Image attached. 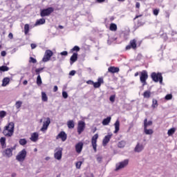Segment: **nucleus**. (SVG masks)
Wrapping results in <instances>:
<instances>
[{
	"label": "nucleus",
	"instance_id": "nucleus-7",
	"mask_svg": "<svg viewBox=\"0 0 177 177\" xmlns=\"http://www.w3.org/2000/svg\"><path fill=\"white\" fill-rule=\"evenodd\" d=\"M53 56V51L50 50H46L44 54V56L42 59V62L46 63L50 60V57Z\"/></svg>",
	"mask_w": 177,
	"mask_h": 177
},
{
	"label": "nucleus",
	"instance_id": "nucleus-36",
	"mask_svg": "<svg viewBox=\"0 0 177 177\" xmlns=\"http://www.w3.org/2000/svg\"><path fill=\"white\" fill-rule=\"evenodd\" d=\"M125 145H127V142H125V141H124V140H122V141L118 142V147L120 149H122V148L125 147Z\"/></svg>",
	"mask_w": 177,
	"mask_h": 177
},
{
	"label": "nucleus",
	"instance_id": "nucleus-18",
	"mask_svg": "<svg viewBox=\"0 0 177 177\" xmlns=\"http://www.w3.org/2000/svg\"><path fill=\"white\" fill-rule=\"evenodd\" d=\"M78 60V53H74L70 58V64H74Z\"/></svg>",
	"mask_w": 177,
	"mask_h": 177
},
{
	"label": "nucleus",
	"instance_id": "nucleus-49",
	"mask_svg": "<svg viewBox=\"0 0 177 177\" xmlns=\"http://www.w3.org/2000/svg\"><path fill=\"white\" fill-rule=\"evenodd\" d=\"M109 100L110 102H114L115 101V95H111Z\"/></svg>",
	"mask_w": 177,
	"mask_h": 177
},
{
	"label": "nucleus",
	"instance_id": "nucleus-3",
	"mask_svg": "<svg viewBox=\"0 0 177 177\" xmlns=\"http://www.w3.org/2000/svg\"><path fill=\"white\" fill-rule=\"evenodd\" d=\"M148 78L149 74L147 73V71H142V72H140V81L141 84H142V86L147 85Z\"/></svg>",
	"mask_w": 177,
	"mask_h": 177
},
{
	"label": "nucleus",
	"instance_id": "nucleus-13",
	"mask_svg": "<svg viewBox=\"0 0 177 177\" xmlns=\"http://www.w3.org/2000/svg\"><path fill=\"white\" fill-rule=\"evenodd\" d=\"M75 149L77 154H81V152L82 151V149H84V142H79L77 144L75 145Z\"/></svg>",
	"mask_w": 177,
	"mask_h": 177
},
{
	"label": "nucleus",
	"instance_id": "nucleus-10",
	"mask_svg": "<svg viewBox=\"0 0 177 177\" xmlns=\"http://www.w3.org/2000/svg\"><path fill=\"white\" fill-rule=\"evenodd\" d=\"M97 139H99V134H95L91 138V144L94 151H97Z\"/></svg>",
	"mask_w": 177,
	"mask_h": 177
},
{
	"label": "nucleus",
	"instance_id": "nucleus-9",
	"mask_svg": "<svg viewBox=\"0 0 177 177\" xmlns=\"http://www.w3.org/2000/svg\"><path fill=\"white\" fill-rule=\"evenodd\" d=\"M62 156H63V148H56L54 153L55 158L58 160H62Z\"/></svg>",
	"mask_w": 177,
	"mask_h": 177
},
{
	"label": "nucleus",
	"instance_id": "nucleus-4",
	"mask_svg": "<svg viewBox=\"0 0 177 177\" xmlns=\"http://www.w3.org/2000/svg\"><path fill=\"white\" fill-rule=\"evenodd\" d=\"M26 157H27V151L26 149H24L17 155L16 160L19 162H23L26 160Z\"/></svg>",
	"mask_w": 177,
	"mask_h": 177
},
{
	"label": "nucleus",
	"instance_id": "nucleus-5",
	"mask_svg": "<svg viewBox=\"0 0 177 177\" xmlns=\"http://www.w3.org/2000/svg\"><path fill=\"white\" fill-rule=\"evenodd\" d=\"M55 12V8L48 7V8L43 9L40 11L41 17H45L46 16H50L52 13Z\"/></svg>",
	"mask_w": 177,
	"mask_h": 177
},
{
	"label": "nucleus",
	"instance_id": "nucleus-47",
	"mask_svg": "<svg viewBox=\"0 0 177 177\" xmlns=\"http://www.w3.org/2000/svg\"><path fill=\"white\" fill-rule=\"evenodd\" d=\"M165 99L166 100H171V99H172V94H167V95L165 96Z\"/></svg>",
	"mask_w": 177,
	"mask_h": 177
},
{
	"label": "nucleus",
	"instance_id": "nucleus-43",
	"mask_svg": "<svg viewBox=\"0 0 177 177\" xmlns=\"http://www.w3.org/2000/svg\"><path fill=\"white\" fill-rule=\"evenodd\" d=\"M81 165H82V162L78 161L75 163V167L77 169H81Z\"/></svg>",
	"mask_w": 177,
	"mask_h": 177
},
{
	"label": "nucleus",
	"instance_id": "nucleus-62",
	"mask_svg": "<svg viewBox=\"0 0 177 177\" xmlns=\"http://www.w3.org/2000/svg\"><path fill=\"white\" fill-rule=\"evenodd\" d=\"M104 1L106 0H97V2H98V3H102V2H104Z\"/></svg>",
	"mask_w": 177,
	"mask_h": 177
},
{
	"label": "nucleus",
	"instance_id": "nucleus-40",
	"mask_svg": "<svg viewBox=\"0 0 177 177\" xmlns=\"http://www.w3.org/2000/svg\"><path fill=\"white\" fill-rule=\"evenodd\" d=\"M21 104H23V102L21 101H17L15 103V107L17 110L21 107Z\"/></svg>",
	"mask_w": 177,
	"mask_h": 177
},
{
	"label": "nucleus",
	"instance_id": "nucleus-39",
	"mask_svg": "<svg viewBox=\"0 0 177 177\" xmlns=\"http://www.w3.org/2000/svg\"><path fill=\"white\" fill-rule=\"evenodd\" d=\"M19 145H21V146H25V145H27V140H26V138L20 139Z\"/></svg>",
	"mask_w": 177,
	"mask_h": 177
},
{
	"label": "nucleus",
	"instance_id": "nucleus-14",
	"mask_svg": "<svg viewBox=\"0 0 177 177\" xmlns=\"http://www.w3.org/2000/svg\"><path fill=\"white\" fill-rule=\"evenodd\" d=\"M13 150H16V147H13L11 148H8L4 151V154L8 158L13 156Z\"/></svg>",
	"mask_w": 177,
	"mask_h": 177
},
{
	"label": "nucleus",
	"instance_id": "nucleus-51",
	"mask_svg": "<svg viewBox=\"0 0 177 177\" xmlns=\"http://www.w3.org/2000/svg\"><path fill=\"white\" fill-rule=\"evenodd\" d=\"M165 15L166 19H169V16L171 14H169V11H165Z\"/></svg>",
	"mask_w": 177,
	"mask_h": 177
},
{
	"label": "nucleus",
	"instance_id": "nucleus-26",
	"mask_svg": "<svg viewBox=\"0 0 177 177\" xmlns=\"http://www.w3.org/2000/svg\"><path fill=\"white\" fill-rule=\"evenodd\" d=\"M67 126L69 129H73L75 124H74V120H69L67 122Z\"/></svg>",
	"mask_w": 177,
	"mask_h": 177
},
{
	"label": "nucleus",
	"instance_id": "nucleus-1",
	"mask_svg": "<svg viewBox=\"0 0 177 177\" xmlns=\"http://www.w3.org/2000/svg\"><path fill=\"white\" fill-rule=\"evenodd\" d=\"M13 133H15V123L10 122L4 127L3 134L4 136H6V138H12Z\"/></svg>",
	"mask_w": 177,
	"mask_h": 177
},
{
	"label": "nucleus",
	"instance_id": "nucleus-12",
	"mask_svg": "<svg viewBox=\"0 0 177 177\" xmlns=\"http://www.w3.org/2000/svg\"><path fill=\"white\" fill-rule=\"evenodd\" d=\"M113 138V133H109L107 136H105L102 140V146L105 147L107 146L109 142H110V139Z\"/></svg>",
	"mask_w": 177,
	"mask_h": 177
},
{
	"label": "nucleus",
	"instance_id": "nucleus-37",
	"mask_svg": "<svg viewBox=\"0 0 177 177\" xmlns=\"http://www.w3.org/2000/svg\"><path fill=\"white\" fill-rule=\"evenodd\" d=\"M41 100L43 102H48V96L45 92H41Z\"/></svg>",
	"mask_w": 177,
	"mask_h": 177
},
{
	"label": "nucleus",
	"instance_id": "nucleus-22",
	"mask_svg": "<svg viewBox=\"0 0 177 177\" xmlns=\"http://www.w3.org/2000/svg\"><path fill=\"white\" fill-rule=\"evenodd\" d=\"M115 127V131H113V133H118V131H120V120H117L114 123Z\"/></svg>",
	"mask_w": 177,
	"mask_h": 177
},
{
	"label": "nucleus",
	"instance_id": "nucleus-23",
	"mask_svg": "<svg viewBox=\"0 0 177 177\" xmlns=\"http://www.w3.org/2000/svg\"><path fill=\"white\" fill-rule=\"evenodd\" d=\"M46 20L44 18H41L40 19H37L35 24V26L37 27V26H41L42 24H45Z\"/></svg>",
	"mask_w": 177,
	"mask_h": 177
},
{
	"label": "nucleus",
	"instance_id": "nucleus-50",
	"mask_svg": "<svg viewBox=\"0 0 177 177\" xmlns=\"http://www.w3.org/2000/svg\"><path fill=\"white\" fill-rule=\"evenodd\" d=\"M68 55V53L66 50L62 51V52L60 53L61 56H67Z\"/></svg>",
	"mask_w": 177,
	"mask_h": 177
},
{
	"label": "nucleus",
	"instance_id": "nucleus-35",
	"mask_svg": "<svg viewBox=\"0 0 177 177\" xmlns=\"http://www.w3.org/2000/svg\"><path fill=\"white\" fill-rule=\"evenodd\" d=\"M109 30L111 31H117V24H111L109 26Z\"/></svg>",
	"mask_w": 177,
	"mask_h": 177
},
{
	"label": "nucleus",
	"instance_id": "nucleus-46",
	"mask_svg": "<svg viewBox=\"0 0 177 177\" xmlns=\"http://www.w3.org/2000/svg\"><path fill=\"white\" fill-rule=\"evenodd\" d=\"M29 63L35 64V63H37V59L32 57H30V59H29Z\"/></svg>",
	"mask_w": 177,
	"mask_h": 177
},
{
	"label": "nucleus",
	"instance_id": "nucleus-31",
	"mask_svg": "<svg viewBox=\"0 0 177 177\" xmlns=\"http://www.w3.org/2000/svg\"><path fill=\"white\" fill-rule=\"evenodd\" d=\"M151 96V92L149 91H145L143 93V97L146 99H149Z\"/></svg>",
	"mask_w": 177,
	"mask_h": 177
},
{
	"label": "nucleus",
	"instance_id": "nucleus-17",
	"mask_svg": "<svg viewBox=\"0 0 177 177\" xmlns=\"http://www.w3.org/2000/svg\"><path fill=\"white\" fill-rule=\"evenodd\" d=\"M102 84H104V81L103 80V77H99L97 79V82L93 83V87L95 88H100Z\"/></svg>",
	"mask_w": 177,
	"mask_h": 177
},
{
	"label": "nucleus",
	"instance_id": "nucleus-24",
	"mask_svg": "<svg viewBox=\"0 0 177 177\" xmlns=\"http://www.w3.org/2000/svg\"><path fill=\"white\" fill-rule=\"evenodd\" d=\"M0 143L2 149H5V147H6V138L5 137H1L0 138Z\"/></svg>",
	"mask_w": 177,
	"mask_h": 177
},
{
	"label": "nucleus",
	"instance_id": "nucleus-55",
	"mask_svg": "<svg viewBox=\"0 0 177 177\" xmlns=\"http://www.w3.org/2000/svg\"><path fill=\"white\" fill-rule=\"evenodd\" d=\"M136 8L137 9H140V3L136 2Z\"/></svg>",
	"mask_w": 177,
	"mask_h": 177
},
{
	"label": "nucleus",
	"instance_id": "nucleus-60",
	"mask_svg": "<svg viewBox=\"0 0 177 177\" xmlns=\"http://www.w3.org/2000/svg\"><path fill=\"white\" fill-rule=\"evenodd\" d=\"M139 17H142V15H136V16L135 17V18L133 19V20H136V19H139Z\"/></svg>",
	"mask_w": 177,
	"mask_h": 177
},
{
	"label": "nucleus",
	"instance_id": "nucleus-53",
	"mask_svg": "<svg viewBox=\"0 0 177 177\" xmlns=\"http://www.w3.org/2000/svg\"><path fill=\"white\" fill-rule=\"evenodd\" d=\"M93 83H94V82L92 80H88L86 82V84H88V85H93Z\"/></svg>",
	"mask_w": 177,
	"mask_h": 177
},
{
	"label": "nucleus",
	"instance_id": "nucleus-34",
	"mask_svg": "<svg viewBox=\"0 0 177 177\" xmlns=\"http://www.w3.org/2000/svg\"><path fill=\"white\" fill-rule=\"evenodd\" d=\"M30 32V25L28 24H26L24 25V34L25 35H27Z\"/></svg>",
	"mask_w": 177,
	"mask_h": 177
},
{
	"label": "nucleus",
	"instance_id": "nucleus-30",
	"mask_svg": "<svg viewBox=\"0 0 177 177\" xmlns=\"http://www.w3.org/2000/svg\"><path fill=\"white\" fill-rule=\"evenodd\" d=\"M36 82L38 86H41V85H42V79L41 78V75H37Z\"/></svg>",
	"mask_w": 177,
	"mask_h": 177
},
{
	"label": "nucleus",
	"instance_id": "nucleus-45",
	"mask_svg": "<svg viewBox=\"0 0 177 177\" xmlns=\"http://www.w3.org/2000/svg\"><path fill=\"white\" fill-rule=\"evenodd\" d=\"M153 13L154 16H158V14L160 13V9H157V8L154 9L153 10Z\"/></svg>",
	"mask_w": 177,
	"mask_h": 177
},
{
	"label": "nucleus",
	"instance_id": "nucleus-32",
	"mask_svg": "<svg viewBox=\"0 0 177 177\" xmlns=\"http://www.w3.org/2000/svg\"><path fill=\"white\" fill-rule=\"evenodd\" d=\"M176 131V129H175L174 127L169 129L167 131L168 136H172V135H174V133H175Z\"/></svg>",
	"mask_w": 177,
	"mask_h": 177
},
{
	"label": "nucleus",
	"instance_id": "nucleus-48",
	"mask_svg": "<svg viewBox=\"0 0 177 177\" xmlns=\"http://www.w3.org/2000/svg\"><path fill=\"white\" fill-rule=\"evenodd\" d=\"M62 96H63L64 99H67V97H68V94H67V92L63 91Z\"/></svg>",
	"mask_w": 177,
	"mask_h": 177
},
{
	"label": "nucleus",
	"instance_id": "nucleus-42",
	"mask_svg": "<svg viewBox=\"0 0 177 177\" xmlns=\"http://www.w3.org/2000/svg\"><path fill=\"white\" fill-rule=\"evenodd\" d=\"M41 71H44V68H39L35 69V73L37 75H39L41 74Z\"/></svg>",
	"mask_w": 177,
	"mask_h": 177
},
{
	"label": "nucleus",
	"instance_id": "nucleus-63",
	"mask_svg": "<svg viewBox=\"0 0 177 177\" xmlns=\"http://www.w3.org/2000/svg\"><path fill=\"white\" fill-rule=\"evenodd\" d=\"M58 28H60V30H63V28H64V26L59 25L58 26Z\"/></svg>",
	"mask_w": 177,
	"mask_h": 177
},
{
	"label": "nucleus",
	"instance_id": "nucleus-21",
	"mask_svg": "<svg viewBox=\"0 0 177 177\" xmlns=\"http://www.w3.org/2000/svg\"><path fill=\"white\" fill-rule=\"evenodd\" d=\"M39 137V135L38 133H33L31 134V137L30 138V140L32 142H37L38 140V138Z\"/></svg>",
	"mask_w": 177,
	"mask_h": 177
},
{
	"label": "nucleus",
	"instance_id": "nucleus-6",
	"mask_svg": "<svg viewBox=\"0 0 177 177\" xmlns=\"http://www.w3.org/2000/svg\"><path fill=\"white\" fill-rule=\"evenodd\" d=\"M136 42H138V40H136V39L130 40L129 44L126 46L125 50H129L130 49H133L134 50H136V48H138V44H136Z\"/></svg>",
	"mask_w": 177,
	"mask_h": 177
},
{
	"label": "nucleus",
	"instance_id": "nucleus-8",
	"mask_svg": "<svg viewBox=\"0 0 177 177\" xmlns=\"http://www.w3.org/2000/svg\"><path fill=\"white\" fill-rule=\"evenodd\" d=\"M85 122L82 120H80L77 123V133L78 135H81L84 131H85V127H86Z\"/></svg>",
	"mask_w": 177,
	"mask_h": 177
},
{
	"label": "nucleus",
	"instance_id": "nucleus-61",
	"mask_svg": "<svg viewBox=\"0 0 177 177\" xmlns=\"http://www.w3.org/2000/svg\"><path fill=\"white\" fill-rule=\"evenodd\" d=\"M27 84H28V82L27 80H24V81L23 82V84H24V85H27Z\"/></svg>",
	"mask_w": 177,
	"mask_h": 177
},
{
	"label": "nucleus",
	"instance_id": "nucleus-25",
	"mask_svg": "<svg viewBox=\"0 0 177 177\" xmlns=\"http://www.w3.org/2000/svg\"><path fill=\"white\" fill-rule=\"evenodd\" d=\"M151 125H153V121L149 120L147 122V118L145 119L144 128H147L148 127H151Z\"/></svg>",
	"mask_w": 177,
	"mask_h": 177
},
{
	"label": "nucleus",
	"instance_id": "nucleus-28",
	"mask_svg": "<svg viewBox=\"0 0 177 177\" xmlns=\"http://www.w3.org/2000/svg\"><path fill=\"white\" fill-rule=\"evenodd\" d=\"M10 82L9 77H4L2 81V86H6Z\"/></svg>",
	"mask_w": 177,
	"mask_h": 177
},
{
	"label": "nucleus",
	"instance_id": "nucleus-15",
	"mask_svg": "<svg viewBox=\"0 0 177 177\" xmlns=\"http://www.w3.org/2000/svg\"><path fill=\"white\" fill-rule=\"evenodd\" d=\"M50 124V118H47L46 120L43 122V126L41 129V131L44 132V131H46L48 129V127H49Z\"/></svg>",
	"mask_w": 177,
	"mask_h": 177
},
{
	"label": "nucleus",
	"instance_id": "nucleus-44",
	"mask_svg": "<svg viewBox=\"0 0 177 177\" xmlns=\"http://www.w3.org/2000/svg\"><path fill=\"white\" fill-rule=\"evenodd\" d=\"M4 117H6V111H0V118H4Z\"/></svg>",
	"mask_w": 177,
	"mask_h": 177
},
{
	"label": "nucleus",
	"instance_id": "nucleus-41",
	"mask_svg": "<svg viewBox=\"0 0 177 177\" xmlns=\"http://www.w3.org/2000/svg\"><path fill=\"white\" fill-rule=\"evenodd\" d=\"M71 53L73 52H80V47L78 46H75L72 49H71Z\"/></svg>",
	"mask_w": 177,
	"mask_h": 177
},
{
	"label": "nucleus",
	"instance_id": "nucleus-54",
	"mask_svg": "<svg viewBox=\"0 0 177 177\" xmlns=\"http://www.w3.org/2000/svg\"><path fill=\"white\" fill-rule=\"evenodd\" d=\"M30 47H31V49H35L37 48V44H31Z\"/></svg>",
	"mask_w": 177,
	"mask_h": 177
},
{
	"label": "nucleus",
	"instance_id": "nucleus-2",
	"mask_svg": "<svg viewBox=\"0 0 177 177\" xmlns=\"http://www.w3.org/2000/svg\"><path fill=\"white\" fill-rule=\"evenodd\" d=\"M151 78L153 82H160V84H162V74L161 73H156L153 72L151 74Z\"/></svg>",
	"mask_w": 177,
	"mask_h": 177
},
{
	"label": "nucleus",
	"instance_id": "nucleus-64",
	"mask_svg": "<svg viewBox=\"0 0 177 177\" xmlns=\"http://www.w3.org/2000/svg\"><path fill=\"white\" fill-rule=\"evenodd\" d=\"M138 75H139V72H136V73L134 74V77H138Z\"/></svg>",
	"mask_w": 177,
	"mask_h": 177
},
{
	"label": "nucleus",
	"instance_id": "nucleus-19",
	"mask_svg": "<svg viewBox=\"0 0 177 177\" xmlns=\"http://www.w3.org/2000/svg\"><path fill=\"white\" fill-rule=\"evenodd\" d=\"M143 149H145L143 145L138 142L134 149V151L136 153H140V151H142Z\"/></svg>",
	"mask_w": 177,
	"mask_h": 177
},
{
	"label": "nucleus",
	"instance_id": "nucleus-59",
	"mask_svg": "<svg viewBox=\"0 0 177 177\" xmlns=\"http://www.w3.org/2000/svg\"><path fill=\"white\" fill-rule=\"evenodd\" d=\"M59 88L57 87V86H55L53 88V92H57Z\"/></svg>",
	"mask_w": 177,
	"mask_h": 177
},
{
	"label": "nucleus",
	"instance_id": "nucleus-57",
	"mask_svg": "<svg viewBox=\"0 0 177 177\" xmlns=\"http://www.w3.org/2000/svg\"><path fill=\"white\" fill-rule=\"evenodd\" d=\"M8 38H10V39H13V33L12 32L9 33Z\"/></svg>",
	"mask_w": 177,
	"mask_h": 177
},
{
	"label": "nucleus",
	"instance_id": "nucleus-16",
	"mask_svg": "<svg viewBox=\"0 0 177 177\" xmlns=\"http://www.w3.org/2000/svg\"><path fill=\"white\" fill-rule=\"evenodd\" d=\"M56 139H61L62 142H66L67 140V134H66V132L61 131L57 136Z\"/></svg>",
	"mask_w": 177,
	"mask_h": 177
},
{
	"label": "nucleus",
	"instance_id": "nucleus-33",
	"mask_svg": "<svg viewBox=\"0 0 177 177\" xmlns=\"http://www.w3.org/2000/svg\"><path fill=\"white\" fill-rule=\"evenodd\" d=\"M152 109H156L158 107V101L156 99L152 100V105H151Z\"/></svg>",
	"mask_w": 177,
	"mask_h": 177
},
{
	"label": "nucleus",
	"instance_id": "nucleus-38",
	"mask_svg": "<svg viewBox=\"0 0 177 177\" xmlns=\"http://www.w3.org/2000/svg\"><path fill=\"white\" fill-rule=\"evenodd\" d=\"M0 71L5 73V71H9V67L7 66H0Z\"/></svg>",
	"mask_w": 177,
	"mask_h": 177
},
{
	"label": "nucleus",
	"instance_id": "nucleus-56",
	"mask_svg": "<svg viewBox=\"0 0 177 177\" xmlns=\"http://www.w3.org/2000/svg\"><path fill=\"white\" fill-rule=\"evenodd\" d=\"M1 55L3 56L4 57V56H6V51L3 50L1 53Z\"/></svg>",
	"mask_w": 177,
	"mask_h": 177
},
{
	"label": "nucleus",
	"instance_id": "nucleus-27",
	"mask_svg": "<svg viewBox=\"0 0 177 177\" xmlns=\"http://www.w3.org/2000/svg\"><path fill=\"white\" fill-rule=\"evenodd\" d=\"M144 132L145 135H153L154 131L151 129H148L147 127H144Z\"/></svg>",
	"mask_w": 177,
	"mask_h": 177
},
{
	"label": "nucleus",
	"instance_id": "nucleus-29",
	"mask_svg": "<svg viewBox=\"0 0 177 177\" xmlns=\"http://www.w3.org/2000/svg\"><path fill=\"white\" fill-rule=\"evenodd\" d=\"M111 121V117H107L106 118L103 120L102 125H109Z\"/></svg>",
	"mask_w": 177,
	"mask_h": 177
},
{
	"label": "nucleus",
	"instance_id": "nucleus-20",
	"mask_svg": "<svg viewBox=\"0 0 177 177\" xmlns=\"http://www.w3.org/2000/svg\"><path fill=\"white\" fill-rule=\"evenodd\" d=\"M109 73H111V74H115V73H120V68L115 66H110L108 68Z\"/></svg>",
	"mask_w": 177,
	"mask_h": 177
},
{
	"label": "nucleus",
	"instance_id": "nucleus-11",
	"mask_svg": "<svg viewBox=\"0 0 177 177\" xmlns=\"http://www.w3.org/2000/svg\"><path fill=\"white\" fill-rule=\"evenodd\" d=\"M129 163V160L128 159H126L122 162H120L119 164L116 165L115 171H120V169H122V168H125V167H127V165H128Z\"/></svg>",
	"mask_w": 177,
	"mask_h": 177
},
{
	"label": "nucleus",
	"instance_id": "nucleus-58",
	"mask_svg": "<svg viewBox=\"0 0 177 177\" xmlns=\"http://www.w3.org/2000/svg\"><path fill=\"white\" fill-rule=\"evenodd\" d=\"M69 75H75V71H71L69 73Z\"/></svg>",
	"mask_w": 177,
	"mask_h": 177
},
{
	"label": "nucleus",
	"instance_id": "nucleus-52",
	"mask_svg": "<svg viewBox=\"0 0 177 177\" xmlns=\"http://www.w3.org/2000/svg\"><path fill=\"white\" fill-rule=\"evenodd\" d=\"M102 156H97V162H102Z\"/></svg>",
	"mask_w": 177,
	"mask_h": 177
}]
</instances>
